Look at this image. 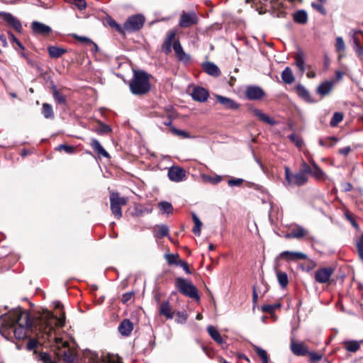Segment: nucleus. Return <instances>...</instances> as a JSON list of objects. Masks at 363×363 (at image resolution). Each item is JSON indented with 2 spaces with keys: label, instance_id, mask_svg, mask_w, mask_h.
Instances as JSON below:
<instances>
[{
  "label": "nucleus",
  "instance_id": "a18cd8bd",
  "mask_svg": "<svg viewBox=\"0 0 363 363\" xmlns=\"http://www.w3.org/2000/svg\"><path fill=\"white\" fill-rule=\"evenodd\" d=\"M107 23L114 28L117 31H118L120 33L125 35V25L121 26L120 24L117 23L113 18H108L107 19Z\"/></svg>",
  "mask_w": 363,
  "mask_h": 363
},
{
  "label": "nucleus",
  "instance_id": "58836bf2",
  "mask_svg": "<svg viewBox=\"0 0 363 363\" xmlns=\"http://www.w3.org/2000/svg\"><path fill=\"white\" fill-rule=\"evenodd\" d=\"M344 344L345 350L348 352H355L360 348V343L357 340L347 341Z\"/></svg>",
  "mask_w": 363,
  "mask_h": 363
},
{
  "label": "nucleus",
  "instance_id": "6e6552de",
  "mask_svg": "<svg viewBox=\"0 0 363 363\" xmlns=\"http://www.w3.org/2000/svg\"><path fill=\"white\" fill-rule=\"evenodd\" d=\"M173 50L179 62L184 65H188L191 62V55L185 52L179 39H177L174 42Z\"/></svg>",
  "mask_w": 363,
  "mask_h": 363
},
{
  "label": "nucleus",
  "instance_id": "ea45409f",
  "mask_svg": "<svg viewBox=\"0 0 363 363\" xmlns=\"http://www.w3.org/2000/svg\"><path fill=\"white\" fill-rule=\"evenodd\" d=\"M191 216L194 223L193 232L195 235H199L201 233V227L202 225V223L194 212L191 213Z\"/></svg>",
  "mask_w": 363,
  "mask_h": 363
},
{
  "label": "nucleus",
  "instance_id": "f257e3e1",
  "mask_svg": "<svg viewBox=\"0 0 363 363\" xmlns=\"http://www.w3.org/2000/svg\"><path fill=\"white\" fill-rule=\"evenodd\" d=\"M40 318L39 324L40 330L43 333V339L48 340L56 348V354L60 358L68 363L73 362L75 354L69 347L68 342L62 340L59 333L60 329L65 325V312L61 311L60 317H53L45 313Z\"/></svg>",
  "mask_w": 363,
  "mask_h": 363
},
{
  "label": "nucleus",
  "instance_id": "9d476101",
  "mask_svg": "<svg viewBox=\"0 0 363 363\" xmlns=\"http://www.w3.org/2000/svg\"><path fill=\"white\" fill-rule=\"evenodd\" d=\"M177 34V31L176 29H171L166 33L162 45V50L166 55H169L172 52V48H173V43L176 40Z\"/></svg>",
  "mask_w": 363,
  "mask_h": 363
},
{
  "label": "nucleus",
  "instance_id": "bb28decb",
  "mask_svg": "<svg viewBox=\"0 0 363 363\" xmlns=\"http://www.w3.org/2000/svg\"><path fill=\"white\" fill-rule=\"evenodd\" d=\"M93 150L98 154L99 156L109 158L110 155L107 151L102 147L99 141L95 138L91 139L90 143Z\"/></svg>",
  "mask_w": 363,
  "mask_h": 363
},
{
  "label": "nucleus",
  "instance_id": "8fccbe9b",
  "mask_svg": "<svg viewBox=\"0 0 363 363\" xmlns=\"http://www.w3.org/2000/svg\"><path fill=\"white\" fill-rule=\"evenodd\" d=\"M166 259L169 264L179 265L181 259L177 254L176 255H165Z\"/></svg>",
  "mask_w": 363,
  "mask_h": 363
},
{
  "label": "nucleus",
  "instance_id": "79ce46f5",
  "mask_svg": "<svg viewBox=\"0 0 363 363\" xmlns=\"http://www.w3.org/2000/svg\"><path fill=\"white\" fill-rule=\"evenodd\" d=\"M173 135L183 138H191L190 134L184 130L176 128L174 126H171V131Z\"/></svg>",
  "mask_w": 363,
  "mask_h": 363
},
{
  "label": "nucleus",
  "instance_id": "6ab92c4d",
  "mask_svg": "<svg viewBox=\"0 0 363 363\" xmlns=\"http://www.w3.org/2000/svg\"><path fill=\"white\" fill-rule=\"evenodd\" d=\"M216 98L218 102L223 105L227 109L236 110L240 107V105L237 102H235L234 100L228 97L223 96L221 95H216Z\"/></svg>",
  "mask_w": 363,
  "mask_h": 363
},
{
  "label": "nucleus",
  "instance_id": "f704fd0d",
  "mask_svg": "<svg viewBox=\"0 0 363 363\" xmlns=\"http://www.w3.org/2000/svg\"><path fill=\"white\" fill-rule=\"evenodd\" d=\"M48 50L52 58H58L66 52V50L57 46H49Z\"/></svg>",
  "mask_w": 363,
  "mask_h": 363
},
{
  "label": "nucleus",
  "instance_id": "412c9836",
  "mask_svg": "<svg viewBox=\"0 0 363 363\" xmlns=\"http://www.w3.org/2000/svg\"><path fill=\"white\" fill-rule=\"evenodd\" d=\"M296 91L298 96L307 103L314 104L316 102L314 100L308 89L302 84H299L296 87Z\"/></svg>",
  "mask_w": 363,
  "mask_h": 363
},
{
  "label": "nucleus",
  "instance_id": "b1692460",
  "mask_svg": "<svg viewBox=\"0 0 363 363\" xmlns=\"http://www.w3.org/2000/svg\"><path fill=\"white\" fill-rule=\"evenodd\" d=\"M152 211V208L148 206H143L141 204H135L134 206L133 211L131 213L133 216L142 217Z\"/></svg>",
  "mask_w": 363,
  "mask_h": 363
},
{
  "label": "nucleus",
  "instance_id": "7ed1b4c3",
  "mask_svg": "<svg viewBox=\"0 0 363 363\" xmlns=\"http://www.w3.org/2000/svg\"><path fill=\"white\" fill-rule=\"evenodd\" d=\"M129 86L130 91L135 95L147 93L150 89L147 74L144 71H134Z\"/></svg>",
  "mask_w": 363,
  "mask_h": 363
},
{
  "label": "nucleus",
  "instance_id": "864d4df0",
  "mask_svg": "<svg viewBox=\"0 0 363 363\" xmlns=\"http://www.w3.org/2000/svg\"><path fill=\"white\" fill-rule=\"evenodd\" d=\"M289 138L291 142L295 143L296 147H301L303 145V140L301 138H299L298 137H297L296 135V134L292 133V134L289 135Z\"/></svg>",
  "mask_w": 363,
  "mask_h": 363
},
{
  "label": "nucleus",
  "instance_id": "5701e85b",
  "mask_svg": "<svg viewBox=\"0 0 363 363\" xmlns=\"http://www.w3.org/2000/svg\"><path fill=\"white\" fill-rule=\"evenodd\" d=\"M133 329V324L128 319H124L118 325V330L123 336H128Z\"/></svg>",
  "mask_w": 363,
  "mask_h": 363
},
{
  "label": "nucleus",
  "instance_id": "c756f323",
  "mask_svg": "<svg viewBox=\"0 0 363 363\" xmlns=\"http://www.w3.org/2000/svg\"><path fill=\"white\" fill-rule=\"evenodd\" d=\"M207 332L209 334L210 337L218 345H221L225 342L220 333L213 325H208L207 327Z\"/></svg>",
  "mask_w": 363,
  "mask_h": 363
},
{
  "label": "nucleus",
  "instance_id": "09e8293b",
  "mask_svg": "<svg viewBox=\"0 0 363 363\" xmlns=\"http://www.w3.org/2000/svg\"><path fill=\"white\" fill-rule=\"evenodd\" d=\"M278 282L281 287H286L288 284V276L285 272H277Z\"/></svg>",
  "mask_w": 363,
  "mask_h": 363
},
{
  "label": "nucleus",
  "instance_id": "c03bdc74",
  "mask_svg": "<svg viewBox=\"0 0 363 363\" xmlns=\"http://www.w3.org/2000/svg\"><path fill=\"white\" fill-rule=\"evenodd\" d=\"M160 211L167 215L172 213L173 211L172 203L168 201H160Z\"/></svg>",
  "mask_w": 363,
  "mask_h": 363
},
{
  "label": "nucleus",
  "instance_id": "423d86ee",
  "mask_svg": "<svg viewBox=\"0 0 363 363\" xmlns=\"http://www.w3.org/2000/svg\"><path fill=\"white\" fill-rule=\"evenodd\" d=\"M111 210L117 219L122 217L121 207L127 203V199L120 196L118 192H111L110 195Z\"/></svg>",
  "mask_w": 363,
  "mask_h": 363
},
{
  "label": "nucleus",
  "instance_id": "4468645a",
  "mask_svg": "<svg viewBox=\"0 0 363 363\" xmlns=\"http://www.w3.org/2000/svg\"><path fill=\"white\" fill-rule=\"evenodd\" d=\"M308 234L307 230L299 225H291L289 232L285 235L286 238L301 239Z\"/></svg>",
  "mask_w": 363,
  "mask_h": 363
},
{
  "label": "nucleus",
  "instance_id": "39448f33",
  "mask_svg": "<svg viewBox=\"0 0 363 363\" xmlns=\"http://www.w3.org/2000/svg\"><path fill=\"white\" fill-rule=\"evenodd\" d=\"M176 286L179 291L184 295L192 298H196V300L199 299L197 289L191 281L179 277L176 280Z\"/></svg>",
  "mask_w": 363,
  "mask_h": 363
},
{
  "label": "nucleus",
  "instance_id": "13d9d810",
  "mask_svg": "<svg viewBox=\"0 0 363 363\" xmlns=\"http://www.w3.org/2000/svg\"><path fill=\"white\" fill-rule=\"evenodd\" d=\"M299 172L307 175V174L312 172V168L305 161H303L301 163V169Z\"/></svg>",
  "mask_w": 363,
  "mask_h": 363
},
{
  "label": "nucleus",
  "instance_id": "2f4dec72",
  "mask_svg": "<svg viewBox=\"0 0 363 363\" xmlns=\"http://www.w3.org/2000/svg\"><path fill=\"white\" fill-rule=\"evenodd\" d=\"M252 113H254L255 116H256L257 117L259 118V119L267 124H269V125H275L276 122L274 121V120H273L272 118H271L269 116H268L267 115H266L265 113H264L261 110L259 109H257V108H254L252 110Z\"/></svg>",
  "mask_w": 363,
  "mask_h": 363
},
{
  "label": "nucleus",
  "instance_id": "338daca9",
  "mask_svg": "<svg viewBox=\"0 0 363 363\" xmlns=\"http://www.w3.org/2000/svg\"><path fill=\"white\" fill-rule=\"evenodd\" d=\"M165 111L167 113V117H170V118H175L176 117L175 111L174 110V108L172 106H167L165 108Z\"/></svg>",
  "mask_w": 363,
  "mask_h": 363
},
{
  "label": "nucleus",
  "instance_id": "5fc2aeb1",
  "mask_svg": "<svg viewBox=\"0 0 363 363\" xmlns=\"http://www.w3.org/2000/svg\"><path fill=\"white\" fill-rule=\"evenodd\" d=\"M335 46L337 51H343L345 50V44L342 37H337Z\"/></svg>",
  "mask_w": 363,
  "mask_h": 363
},
{
  "label": "nucleus",
  "instance_id": "72a5a7b5",
  "mask_svg": "<svg viewBox=\"0 0 363 363\" xmlns=\"http://www.w3.org/2000/svg\"><path fill=\"white\" fill-rule=\"evenodd\" d=\"M295 63L296 67H298L299 72L301 74H303L305 72V61H304V56L303 54L301 52H298L295 55Z\"/></svg>",
  "mask_w": 363,
  "mask_h": 363
},
{
  "label": "nucleus",
  "instance_id": "bf43d9fd",
  "mask_svg": "<svg viewBox=\"0 0 363 363\" xmlns=\"http://www.w3.org/2000/svg\"><path fill=\"white\" fill-rule=\"evenodd\" d=\"M311 6L321 14L326 15V10L322 4L313 2Z\"/></svg>",
  "mask_w": 363,
  "mask_h": 363
},
{
  "label": "nucleus",
  "instance_id": "ddd939ff",
  "mask_svg": "<svg viewBox=\"0 0 363 363\" xmlns=\"http://www.w3.org/2000/svg\"><path fill=\"white\" fill-rule=\"evenodd\" d=\"M264 94V90L259 86H248L245 90V96L250 100H259Z\"/></svg>",
  "mask_w": 363,
  "mask_h": 363
},
{
  "label": "nucleus",
  "instance_id": "f03ea898",
  "mask_svg": "<svg viewBox=\"0 0 363 363\" xmlns=\"http://www.w3.org/2000/svg\"><path fill=\"white\" fill-rule=\"evenodd\" d=\"M45 313H50L53 317H57L48 311H43L32 319L30 313L26 311L16 310L9 315H0V325L2 327L13 328L16 325L30 328V331L36 333L38 336L43 338V331L40 330V318Z\"/></svg>",
  "mask_w": 363,
  "mask_h": 363
},
{
  "label": "nucleus",
  "instance_id": "de8ad7c7",
  "mask_svg": "<svg viewBox=\"0 0 363 363\" xmlns=\"http://www.w3.org/2000/svg\"><path fill=\"white\" fill-rule=\"evenodd\" d=\"M36 359L41 363H55L51 359L50 356L46 352H42L36 354Z\"/></svg>",
  "mask_w": 363,
  "mask_h": 363
},
{
  "label": "nucleus",
  "instance_id": "dca6fc26",
  "mask_svg": "<svg viewBox=\"0 0 363 363\" xmlns=\"http://www.w3.org/2000/svg\"><path fill=\"white\" fill-rule=\"evenodd\" d=\"M190 95L194 101L201 103L205 102L209 96L208 91L199 86L194 87Z\"/></svg>",
  "mask_w": 363,
  "mask_h": 363
},
{
  "label": "nucleus",
  "instance_id": "052dcab7",
  "mask_svg": "<svg viewBox=\"0 0 363 363\" xmlns=\"http://www.w3.org/2000/svg\"><path fill=\"white\" fill-rule=\"evenodd\" d=\"M110 131L111 128L108 125L103 123H101L100 126L96 129V132L99 134H104L109 133Z\"/></svg>",
  "mask_w": 363,
  "mask_h": 363
},
{
  "label": "nucleus",
  "instance_id": "4d7b16f0",
  "mask_svg": "<svg viewBox=\"0 0 363 363\" xmlns=\"http://www.w3.org/2000/svg\"><path fill=\"white\" fill-rule=\"evenodd\" d=\"M308 354L309 355L310 361L312 363L318 362L323 357L322 354H318L316 352H309V353H308Z\"/></svg>",
  "mask_w": 363,
  "mask_h": 363
},
{
  "label": "nucleus",
  "instance_id": "4be33fe9",
  "mask_svg": "<svg viewBox=\"0 0 363 363\" xmlns=\"http://www.w3.org/2000/svg\"><path fill=\"white\" fill-rule=\"evenodd\" d=\"M33 33L40 35H47L50 33L51 28L43 23L33 21L31 24Z\"/></svg>",
  "mask_w": 363,
  "mask_h": 363
},
{
  "label": "nucleus",
  "instance_id": "49530a36",
  "mask_svg": "<svg viewBox=\"0 0 363 363\" xmlns=\"http://www.w3.org/2000/svg\"><path fill=\"white\" fill-rule=\"evenodd\" d=\"M175 322L179 324H184L187 320L188 315L185 311L175 312Z\"/></svg>",
  "mask_w": 363,
  "mask_h": 363
},
{
  "label": "nucleus",
  "instance_id": "9b49d317",
  "mask_svg": "<svg viewBox=\"0 0 363 363\" xmlns=\"http://www.w3.org/2000/svg\"><path fill=\"white\" fill-rule=\"evenodd\" d=\"M335 269L332 267H323L315 272V280L320 284H325L329 281L333 274Z\"/></svg>",
  "mask_w": 363,
  "mask_h": 363
},
{
  "label": "nucleus",
  "instance_id": "473e14b6",
  "mask_svg": "<svg viewBox=\"0 0 363 363\" xmlns=\"http://www.w3.org/2000/svg\"><path fill=\"white\" fill-rule=\"evenodd\" d=\"M281 79L282 81L288 84H292L294 80L295 77L293 74V72L290 67H286L281 72Z\"/></svg>",
  "mask_w": 363,
  "mask_h": 363
},
{
  "label": "nucleus",
  "instance_id": "f8f14e48",
  "mask_svg": "<svg viewBox=\"0 0 363 363\" xmlns=\"http://www.w3.org/2000/svg\"><path fill=\"white\" fill-rule=\"evenodd\" d=\"M168 177L174 182H182L186 177V171L182 167L172 166L168 170Z\"/></svg>",
  "mask_w": 363,
  "mask_h": 363
},
{
  "label": "nucleus",
  "instance_id": "e433bc0d",
  "mask_svg": "<svg viewBox=\"0 0 363 363\" xmlns=\"http://www.w3.org/2000/svg\"><path fill=\"white\" fill-rule=\"evenodd\" d=\"M252 346L257 355L262 359V363H269V357L267 352L257 345H252Z\"/></svg>",
  "mask_w": 363,
  "mask_h": 363
},
{
  "label": "nucleus",
  "instance_id": "aec40b11",
  "mask_svg": "<svg viewBox=\"0 0 363 363\" xmlns=\"http://www.w3.org/2000/svg\"><path fill=\"white\" fill-rule=\"evenodd\" d=\"M290 347L292 352L297 356H305L309 353L307 346L302 342L291 340Z\"/></svg>",
  "mask_w": 363,
  "mask_h": 363
},
{
  "label": "nucleus",
  "instance_id": "603ef678",
  "mask_svg": "<svg viewBox=\"0 0 363 363\" xmlns=\"http://www.w3.org/2000/svg\"><path fill=\"white\" fill-rule=\"evenodd\" d=\"M331 140H335V142H337V138L335 137H329L327 138L325 140L320 139L318 143L319 145L323 147H333V144H328V141L330 142Z\"/></svg>",
  "mask_w": 363,
  "mask_h": 363
},
{
  "label": "nucleus",
  "instance_id": "f3484780",
  "mask_svg": "<svg viewBox=\"0 0 363 363\" xmlns=\"http://www.w3.org/2000/svg\"><path fill=\"white\" fill-rule=\"evenodd\" d=\"M0 17L11 25L18 33L22 30V25L21 21L10 13L1 12Z\"/></svg>",
  "mask_w": 363,
  "mask_h": 363
},
{
  "label": "nucleus",
  "instance_id": "680f3d73",
  "mask_svg": "<svg viewBox=\"0 0 363 363\" xmlns=\"http://www.w3.org/2000/svg\"><path fill=\"white\" fill-rule=\"evenodd\" d=\"M73 37L82 43H84L86 44L93 43V41L91 39H89V38L85 37V36H80L77 34H73Z\"/></svg>",
  "mask_w": 363,
  "mask_h": 363
},
{
  "label": "nucleus",
  "instance_id": "a211bd4d",
  "mask_svg": "<svg viewBox=\"0 0 363 363\" xmlns=\"http://www.w3.org/2000/svg\"><path fill=\"white\" fill-rule=\"evenodd\" d=\"M335 82L333 80L325 81L320 83L316 89V93L322 97L328 95L333 89Z\"/></svg>",
  "mask_w": 363,
  "mask_h": 363
},
{
  "label": "nucleus",
  "instance_id": "e2e57ef3",
  "mask_svg": "<svg viewBox=\"0 0 363 363\" xmlns=\"http://www.w3.org/2000/svg\"><path fill=\"white\" fill-rule=\"evenodd\" d=\"M59 150H65L67 153H72L74 150V147L66 145H60L57 147Z\"/></svg>",
  "mask_w": 363,
  "mask_h": 363
},
{
  "label": "nucleus",
  "instance_id": "7c9ffc66",
  "mask_svg": "<svg viewBox=\"0 0 363 363\" xmlns=\"http://www.w3.org/2000/svg\"><path fill=\"white\" fill-rule=\"evenodd\" d=\"M294 21L298 24H306L308 21V13L305 10H298L293 14Z\"/></svg>",
  "mask_w": 363,
  "mask_h": 363
},
{
  "label": "nucleus",
  "instance_id": "2eb2a0df",
  "mask_svg": "<svg viewBox=\"0 0 363 363\" xmlns=\"http://www.w3.org/2000/svg\"><path fill=\"white\" fill-rule=\"evenodd\" d=\"M279 258L288 262H296L300 259H308V255L305 253L296 251H282L279 255Z\"/></svg>",
  "mask_w": 363,
  "mask_h": 363
},
{
  "label": "nucleus",
  "instance_id": "c85d7f7f",
  "mask_svg": "<svg viewBox=\"0 0 363 363\" xmlns=\"http://www.w3.org/2000/svg\"><path fill=\"white\" fill-rule=\"evenodd\" d=\"M87 363H121L120 359L117 356L106 354L104 356L101 360H99L97 357L92 359Z\"/></svg>",
  "mask_w": 363,
  "mask_h": 363
},
{
  "label": "nucleus",
  "instance_id": "a878e982",
  "mask_svg": "<svg viewBox=\"0 0 363 363\" xmlns=\"http://www.w3.org/2000/svg\"><path fill=\"white\" fill-rule=\"evenodd\" d=\"M202 67L203 70L211 76L218 77L220 74L218 67L213 62H203L202 65Z\"/></svg>",
  "mask_w": 363,
  "mask_h": 363
},
{
  "label": "nucleus",
  "instance_id": "69168bd1",
  "mask_svg": "<svg viewBox=\"0 0 363 363\" xmlns=\"http://www.w3.org/2000/svg\"><path fill=\"white\" fill-rule=\"evenodd\" d=\"M275 308H276V306L267 304V305L262 306V311H264L265 313H272L274 312Z\"/></svg>",
  "mask_w": 363,
  "mask_h": 363
},
{
  "label": "nucleus",
  "instance_id": "4c0bfd02",
  "mask_svg": "<svg viewBox=\"0 0 363 363\" xmlns=\"http://www.w3.org/2000/svg\"><path fill=\"white\" fill-rule=\"evenodd\" d=\"M42 113L43 116L47 119L54 118V112L52 107L50 104L44 103L42 106Z\"/></svg>",
  "mask_w": 363,
  "mask_h": 363
},
{
  "label": "nucleus",
  "instance_id": "774afa93",
  "mask_svg": "<svg viewBox=\"0 0 363 363\" xmlns=\"http://www.w3.org/2000/svg\"><path fill=\"white\" fill-rule=\"evenodd\" d=\"M169 228L165 225H160V239L168 235Z\"/></svg>",
  "mask_w": 363,
  "mask_h": 363
},
{
  "label": "nucleus",
  "instance_id": "0e129e2a",
  "mask_svg": "<svg viewBox=\"0 0 363 363\" xmlns=\"http://www.w3.org/2000/svg\"><path fill=\"white\" fill-rule=\"evenodd\" d=\"M74 5L79 9L83 10L86 8V4L85 0H73Z\"/></svg>",
  "mask_w": 363,
  "mask_h": 363
},
{
  "label": "nucleus",
  "instance_id": "cd10ccee",
  "mask_svg": "<svg viewBox=\"0 0 363 363\" xmlns=\"http://www.w3.org/2000/svg\"><path fill=\"white\" fill-rule=\"evenodd\" d=\"M29 331H30V328H29L16 325L14 326L13 333L16 339L23 340L28 337Z\"/></svg>",
  "mask_w": 363,
  "mask_h": 363
},
{
  "label": "nucleus",
  "instance_id": "6e6d98bb",
  "mask_svg": "<svg viewBox=\"0 0 363 363\" xmlns=\"http://www.w3.org/2000/svg\"><path fill=\"white\" fill-rule=\"evenodd\" d=\"M244 180L240 178H233L228 180V184L230 186H238L243 183Z\"/></svg>",
  "mask_w": 363,
  "mask_h": 363
},
{
  "label": "nucleus",
  "instance_id": "a19ab883",
  "mask_svg": "<svg viewBox=\"0 0 363 363\" xmlns=\"http://www.w3.org/2000/svg\"><path fill=\"white\" fill-rule=\"evenodd\" d=\"M53 98L55 102L58 104H65L66 99L64 95L60 93L55 86H53V92H52Z\"/></svg>",
  "mask_w": 363,
  "mask_h": 363
},
{
  "label": "nucleus",
  "instance_id": "393cba45",
  "mask_svg": "<svg viewBox=\"0 0 363 363\" xmlns=\"http://www.w3.org/2000/svg\"><path fill=\"white\" fill-rule=\"evenodd\" d=\"M176 311L172 308L168 301L160 304V315H163L167 319H172L174 317Z\"/></svg>",
  "mask_w": 363,
  "mask_h": 363
},
{
  "label": "nucleus",
  "instance_id": "1a4fd4ad",
  "mask_svg": "<svg viewBox=\"0 0 363 363\" xmlns=\"http://www.w3.org/2000/svg\"><path fill=\"white\" fill-rule=\"evenodd\" d=\"M199 18L194 11L183 12L179 21V26L181 28H188L198 23Z\"/></svg>",
  "mask_w": 363,
  "mask_h": 363
},
{
  "label": "nucleus",
  "instance_id": "20e7f679",
  "mask_svg": "<svg viewBox=\"0 0 363 363\" xmlns=\"http://www.w3.org/2000/svg\"><path fill=\"white\" fill-rule=\"evenodd\" d=\"M286 186L295 185L301 186L306 184L308 181V177L301 172L293 173L289 167H284Z\"/></svg>",
  "mask_w": 363,
  "mask_h": 363
},
{
  "label": "nucleus",
  "instance_id": "3c124183",
  "mask_svg": "<svg viewBox=\"0 0 363 363\" xmlns=\"http://www.w3.org/2000/svg\"><path fill=\"white\" fill-rule=\"evenodd\" d=\"M311 174L317 179H323L325 176V173L319 167L312 169Z\"/></svg>",
  "mask_w": 363,
  "mask_h": 363
},
{
  "label": "nucleus",
  "instance_id": "37998d69",
  "mask_svg": "<svg viewBox=\"0 0 363 363\" xmlns=\"http://www.w3.org/2000/svg\"><path fill=\"white\" fill-rule=\"evenodd\" d=\"M342 120L343 114L340 112H335L330 121V125L331 127H336Z\"/></svg>",
  "mask_w": 363,
  "mask_h": 363
},
{
  "label": "nucleus",
  "instance_id": "0eeeda50",
  "mask_svg": "<svg viewBox=\"0 0 363 363\" xmlns=\"http://www.w3.org/2000/svg\"><path fill=\"white\" fill-rule=\"evenodd\" d=\"M144 22L145 18L142 15L137 14L129 17L124 23L125 33L138 30L143 27Z\"/></svg>",
  "mask_w": 363,
  "mask_h": 363
},
{
  "label": "nucleus",
  "instance_id": "c9c22d12",
  "mask_svg": "<svg viewBox=\"0 0 363 363\" xmlns=\"http://www.w3.org/2000/svg\"><path fill=\"white\" fill-rule=\"evenodd\" d=\"M353 49L360 59H363V47L361 46L359 38L353 35L352 36Z\"/></svg>",
  "mask_w": 363,
  "mask_h": 363
}]
</instances>
